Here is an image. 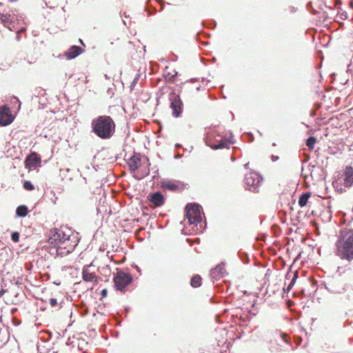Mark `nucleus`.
<instances>
[{
    "instance_id": "6e6552de",
    "label": "nucleus",
    "mask_w": 353,
    "mask_h": 353,
    "mask_svg": "<svg viewBox=\"0 0 353 353\" xmlns=\"http://www.w3.org/2000/svg\"><path fill=\"white\" fill-rule=\"evenodd\" d=\"M41 156L37 152H33L28 155L24 161L26 168L32 170L41 166Z\"/></svg>"
},
{
    "instance_id": "c03bdc74",
    "label": "nucleus",
    "mask_w": 353,
    "mask_h": 353,
    "mask_svg": "<svg viewBox=\"0 0 353 353\" xmlns=\"http://www.w3.org/2000/svg\"><path fill=\"white\" fill-rule=\"evenodd\" d=\"M340 18L342 20H346L347 19V12H343V13H341Z\"/></svg>"
},
{
    "instance_id": "49530a36",
    "label": "nucleus",
    "mask_w": 353,
    "mask_h": 353,
    "mask_svg": "<svg viewBox=\"0 0 353 353\" xmlns=\"http://www.w3.org/2000/svg\"><path fill=\"white\" fill-rule=\"evenodd\" d=\"M7 292V290L2 288L0 290V299L2 297V296Z\"/></svg>"
},
{
    "instance_id": "e2e57ef3",
    "label": "nucleus",
    "mask_w": 353,
    "mask_h": 353,
    "mask_svg": "<svg viewBox=\"0 0 353 353\" xmlns=\"http://www.w3.org/2000/svg\"><path fill=\"white\" fill-rule=\"evenodd\" d=\"M25 30H26V28H21L20 29V32H23V31H25Z\"/></svg>"
},
{
    "instance_id": "f257e3e1",
    "label": "nucleus",
    "mask_w": 353,
    "mask_h": 353,
    "mask_svg": "<svg viewBox=\"0 0 353 353\" xmlns=\"http://www.w3.org/2000/svg\"><path fill=\"white\" fill-rule=\"evenodd\" d=\"M336 255L341 259L353 260V229L343 228L336 242Z\"/></svg>"
},
{
    "instance_id": "58836bf2",
    "label": "nucleus",
    "mask_w": 353,
    "mask_h": 353,
    "mask_svg": "<svg viewBox=\"0 0 353 353\" xmlns=\"http://www.w3.org/2000/svg\"><path fill=\"white\" fill-rule=\"evenodd\" d=\"M297 279H298V274L296 272H295L293 274V277H292V280L290 282V283L291 284V286H294V285L295 284L296 281Z\"/></svg>"
},
{
    "instance_id": "f8f14e48",
    "label": "nucleus",
    "mask_w": 353,
    "mask_h": 353,
    "mask_svg": "<svg viewBox=\"0 0 353 353\" xmlns=\"http://www.w3.org/2000/svg\"><path fill=\"white\" fill-rule=\"evenodd\" d=\"M161 187L165 190L175 192L179 190H183L184 184L179 181L168 180L161 183Z\"/></svg>"
},
{
    "instance_id": "8fccbe9b",
    "label": "nucleus",
    "mask_w": 353,
    "mask_h": 353,
    "mask_svg": "<svg viewBox=\"0 0 353 353\" xmlns=\"http://www.w3.org/2000/svg\"><path fill=\"white\" fill-rule=\"evenodd\" d=\"M16 39L18 41H20V39H21V35H20V34L19 32L17 33Z\"/></svg>"
},
{
    "instance_id": "774afa93",
    "label": "nucleus",
    "mask_w": 353,
    "mask_h": 353,
    "mask_svg": "<svg viewBox=\"0 0 353 353\" xmlns=\"http://www.w3.org/2000/svg\"><path fill=\"white\" fill-rule=\"evenodd\" d=\"M8 1H9L10 2L13 3V2H16V1H17L18 0H8Z\"/></svg>"
},
{
    "instance_id": "c756f323",
    "label": "nucleus",
    "mask_w": 353,
    "mask_h": 353,
    "mask_svg": "<svg viewBox=\"0 0 353 353\" xmlns=\"http://www.w3.org/2000/svg\"><path fill=\"white\" fill-rule=\"evenodd\" d=\"M168 67L166 66L165 68V71L163 72V77L166 79V81L170 82H173V76L172 74L168 71Z\"/></svg>"
},
{
    "instance_id": "20e7f679",
    "label": "nucleus",
    "mask_w": 353,
    "mask_h": 353,
    "mask_svg": "<svg viewBox=\"0 0 353 353\" xmlns=\"http://www.w3.org/2000/svg\"><path fill=\"white\" fill-rule=\"evenodd\" d=\"M133 277L130 273H126L121 270H118L113 277L114 289L117 291L124 292L126 287L132 282Z\"/></svg>"
},
{
    "instance_id": "2eb2a0df",
    "label": "nucleus",
    "mask_w": 353,
    "mask_h": 353,
    "mask_svg": "<svg viewBox=\"0 0 353 353\" xmlns=\"http://www.w3.org/2000/svg\"><path fill=\"white\" fill-rule=\"evenodd\" d=\"M83 52L84 50L81 46L73 45L65 52V56L68 60H71L75 59Z\"/></svg>"
},
{
    "instance_id": "bb28decb",
    "label": "nucleus",
    "mask_w": 353,
    "mask_h": 353,
    "mask_svg": "<svg viewBox=\"0 0 353 353\" xmlns=\"http://www.w3.org/2000/svg\"><path fill=\"white\" fill-rule=\"evenodd\" d=\"M238 256L239 257V259H241V261L245 263V264H248L249 262H250V258H249V255L247 252H238Z\"/></svg>"
},
{
    "instance_id": "39448f33",
    "label": "nucleus",
    "mask_w": 353,
    "mask_h": 353,
    "mask_svg": "<svg viewBox=\"0 0 353 353\" xmlns=\"http://www.w3.org/2000/svg\"><path fill=\"white\" fill-rule=\"evenodd\" d=\"M263 180V176L256 172L252 171L246 174L244 178L245 189L257 192Z\"/></svg>"
},
{
    "instance_id": "1a4fd4ad",
    "label": "nucleus",
    "mask_w": 353,
    "mask_h": 353,
    "mask_svg": "<svg viewBox=\"0 0 353 353\" xmlns=\"http://www.w3.org/2000/svg\"><path fill=\"white\" fill-rule=\"evenodd\" d=\"M74 239H75V241H74V244H71V245H68V243L65 244V245L59 244L57 246L58 250H56L57 256H60L63 257V256H65L69 254L70 253L72 252L73 250H74L75 247L78 245V243L80 241V238L78 237L77 234L76 235Z\"/></svg>"
},
{
    "instance_id": "5fc2aeb1",
    "label": "nucleus",
    "mask_w": 353,
    "mask_h": 353,
    "mask_svg": "<svg viewBox=\"0 0 353 353\" xmlns=\"http://www.w3.org/2000/svg\"><path fill=\"white\" fill-rule=\"evenodd\" d=\"M292 287H293V286H291V284H290V283H289V285H288V288H287V290L289 291V290H290L292 288Z\"/></svg>"
},
{
    "instance_id": "052dcab7",
    "label": "nucleus",
    "mask_w": 353,
    "mask_h": 353,
    "mask_svg": "<svg viewBox=\"0 0 353 353\" xmlns=\"http://www.w3.org/2000/svg\"><path fill=\"white\" fill-rule=\"evenodd\" d=\"M95 279H96V282H98V281H101V279L100 277L97 278V277L96 276Z\"/></svg>"
},
{
    "instance_id": "423d86ee",
    "label": "nucleus",
    "mask_w": 353,
    "mask_h": 353,
    "mask_svg": "<svg viewBox=\"0 0 353 353\" xmlns=\"http://www.w3.org/2000/svg\"><path fill=\"white\" fill-rule=\"evenodd\" d=\"M169 101L172 117L174 118L181 117L183 111V103L180 96L176 94L174 91H172L169 94Z\"/></svg>"
},
{
    "instance_id": "6ab92c4d",
    "label": "nucleus",
    "mask_w": 353,
    "mask_h": 353,
    "mask_svg": "<svg viewBox=\"0 0 353 353\" xmlns=\"http://www.w3.org/2000/svg\"><path fill=\"white\" fill-rule=\"evenodd\" d=\"M310 196H311V192H303L301 194V196H299V201H298L299 205L301 208L305 207L307 205V203L308 202V200L310 198Z\"/></svg>"
},
{
    "instance_id": "603ef678",
    "label": "nucleus",
    "mask_w": 353,
    "mask_h": 353,
    "mask_svg": "<svg viewBox=\"0 0 353 353\" xmlns=\"http://www.w3.org/2000/svg\"><path fill=\"white\" fill-rule=\"evenodd\" d=\"M16 99H17V102H18V103H19V108H18V110H19V109L21 108V101H20L17 98H16Z\"/></svg>"
},
{
    "instance_id": "b1692460",
    "label": "nucleus",
    "mask_w": 353,
    "mask_h": 353,
    "mask_svg": "<svg viewBox=\"0 0 353 353\" xmlns=\"http://www.w3.org/2000/svg\"><path fill=\"white\" fill-rule=\"evenodd\" d=\"M316 142V138L314 136H310L305 140V145L310 151H312L314 148L315 143Z\"/></svg>"
},
{
    "instance_id": "4c0bfd02",
    "label": "nucleus",
    "mask_w": 353,
    "mask_h": 353,
    "mask_svg": "<svg viewBox=\"0 0 353 353\" xmlns=\"http://www.w3.org/2000/svg\"><path fill=\"white\" fill-rule=\"evenodd\" d=\"M56 250H58V247H50L49 248V250H48V252L51 254V255H55L57 256V252H56Z\"/></svg>"
},
{
    "instance_id": "cd10ccee",
    "label": "nucleus",
    "mask_w": 353,
    "mask_h": 353,
    "mask_svg": "<svg viewBox=\"0 0 353 353\" xmlns=\"http://www.w3.org/2000/svg\"><path fill=\"white\" fill-rule=\"evenodd\" d=\"M225 265V262H221L220 264H218L215 267V268L219 272V274H221V276H223V277H224L225 275L228 274V272L224 269Z\"/></svg>"
},
{
    "instance_id": "dca6fc26",
    "label": "nucleus",
    "mask_w": 353,
    "mask_h": 353,
    "mask_svg": "<svg viewBox=\"0 0 353 353\" xmlns=\"http://www.w3.org/2000/svg\"><path fill=\"white\" fill-rule=\"evenodd\" d=\"M51 232H54L56 238H57L59 244L65 245L67 244L70 240H71V236L66 234L63 231L59 228H53L51 230Z\"/></svg>"
},
{
    "instance_id": "f704fd0d",
    "label": "nucleus",
    "mask_w": 353,
    "mask_h": 353,
    "mask_svg": "<svg viewBox=\"0 0 353 353\" xmlns=\"http://www.w3.org/2000/svg\"><path fill=\"white\" fill-rule=\"evenodd\" d=\"M337 183H338L336 181L333 182V186L336 188V192L339 194L344 192L345 191V189H343V188H338L336 185V184H337Z\"/></svg>"
},
{
    "instance_id": "864d4df0",
    "label": "nucleus",
    "mask_w": 353,
    "mask_h": 353,
    "mask_svg": "<svg viewBox=\"0 0 353 353\" xmlns=\"http://www.w3.org/2000/svg\"><path fill=\"white\" fill-rule=\"evenodd\" d=\"M50 195H52L53 196H54V197H55V193H54V192L53 190H50Z\"/></svg>"
},
{
    "instance_id": "bf43d9fd",
    "label": "nucleus",
    "mask_w": 353,
    "mask_h": 353,
    "mask_svg": "<svg viewBox=\"0 0 353 353\" xmlns=\"http://www.w3.org/2000/svg\"><path fill=\"white\" fill-rule=\"evenodd\" d=\"M281 341H283L284 343L287 342L286 339L283 336H281Z\"/></svg>"
},
{
    "instance_id": "4468645a",
    "label": "nucleus",
    "mask_w": 353,
    "mask_h": 353,
    "mask_svg": "<svg viewBox=\"0 0 353 353\" xmlns=\"http://www.w3.org/2000/svg\"><path fill=\"white\" fill-rule=\"evenodd\" d=\"M141 161V154L134 152L132 156L129 159L128 168L131 172H134L139 168V164Z\"/></svg>"
},
{
    "instance_id": "3c124183",
    "label": "nucleus",
    "mask_w": 353,
    "mask_h": 353,
    "mask_svg": "<svg viewBox=\"0 0 353 353\" xmlns=\"http://www.w3.org/2000/svg\"><path fill=\"white\" fill-rule=\"evenodd\" d=\"M178 75V72L174 70V74H172L173 76V82H174V78Z\"/></svg>"
},
{
    "instance_id": "79ce46f5",
    "label": "nucleus",
    "mask_w": 353,
    "mask_h": 353,
    "mask_svg": "<svg viewBox=\"0 0 353 353\" xmlns=\"http://www.w3.org/2000/svg\"><path fill=\"white\" fill-rule=\"evenodd\" d=\"M108 295V290L107 289H103L101 291V298H105Z\"/></svg>"
},
{
    "instance_id": "a19ab883",
    "label": "nucleus",
    "mask_w": 353,
    "mask_h": 353,
    "mask_svg": "<svg viewBox=\"0 0 353 353\" xmlns=\"http://www.w3.org/2000/svg\"><path fill=\"white\" fill-rule=\"evenodd\" d=\"M150 173V170L149 169L148 170V171L145 173V174H143L141 176H134V177L137 179V180H141V179L144 178L145 176H148Z\"/></svg>"
},
{
    "instance_id": "13d9d810",
    "label": "nucleus",
    "mask_w": 353,
    "mask_h": 353,
    "mask_svg": "<svg viewBox=\"0 0 353 353\" xmlns=\"http://www.w3.org/2000/svg\"><path fill=\"white\" fill-rule=\"evenodd\" d=\"M79 42H80L83 46H85V44H84V43H83V40H82L81 39H79Z\"/></svg>"
},
{
    "instance_id": "c9c22d12",
    "label": "nucleus",
    "mask_w": 353,
    "mask_h": 353,
    "mask_svg": "<svg viewBox=\"0 0 353 353\" xmlns=\"http://www.w3.org/2000/svg\"><path fill=\"white\" fill-rule=\"evenodd\" d=\"M49 303L52 307H55L58 305L57 300L55 298H50L49 299Z\"/></svg>"
},
{
    "instance_id": "ddd939ff",
    "label": "nucleus",
    "mask_w": 353,
    "mask_h": 353,
    "mask_svg": "<svg viewBox=\"0 0 353 353\" xmlns=\"http://www.w3.org/2000/svg\"><path fill=\"white\" fill-rule=\"evenodd\" d=\"M205 143L206 145L209 146L213 150H218V149H223V148H229L230 145L228 143L226 139H222L221 141L218 144H214L211 142V137L210 135V133L208 132L206 134V137L204 139Z\"/></svg>"
},
{
    "instance_id": "5701e85b",
    "label": "nucleus",
    "mask_w": 353,
    "mask_h": 353,
    "mask_svg": "<svg viewBox=\"0 0 353 353\" xmlns=\"http://www.w3.org/2000/svg\"><path fill=\"white\" fill-rule=\"evenodd\" d=\"M48 243L50 244V247H57L59 245V242L56 238V235L54 232L50 233V235L48 238Z\"/></svg>"
},
{
    "instance_id": "e433bc0d",
    "label": "nucleus",
    "mask_w": 353,
    "mask_h": 353,
    "mask_svg": "<svg viewBox=\"0 0 353 353\" xmlns=\"http://www.w3.org/2000/svg\"><path fill=\"white\" fill-rule=\"evenodd\" d=\"M343 273L345 274L348 276H350V275L353 274V268H345V269H344Z\"/></svg>"
},
{
    "instance_id": "a211bd4d",
    "label": "nucleus",
    "mask_w": 353,
    "mask_h": 353,
    "mask_svg": "<svg viewBox=\"0 0 353 353\" xmlns=\"http://www.w3.org/2000/svg\"><path fill=\"white\" fill-rule=\"evenodd\" d=\"M92 265V263L90 265H84L82 270V279L85 282H91L96 278V274L94 272L89 271V268Z\"/></svg>"
},
{
    "instance_id": "7c9ffc66",
    "label": "nucleus",
    "mask_w": 353,
    "mask_h": 353,
    "mask_svg": "<svg viewBox=\"0 0 353 353\" xmlns=\"http://www.w3.org/2000/svg\"><path fill=\"white\" fill-rule=\"evenodd\" d=\"M20 234L19 232L14 231L11 233V239L13 242L17 243L19 241Z\"/></svg>"
},
{
    "instance_id": "7ed1b4c3",
    "label": "nucleus",
    "mask_w": 353,
    "mask_h": 353,
    "mask_svg": "<svg viewBox=\"0 0 353 353\" xmlns=\"http://www.w3.org/2000/svg\"><path fill=\"white\" fill-rule=\"evenodd\" d=\"M185 216L190 225H197L202 221V206L197 203H190L185 206Z\"/></svg>"
},
{
    "instance_id": "6e6d98bb",
    "label": "nucleus",
    "mask_w": 353,
    "mask_h": 353,
    "mask_svg": "<svg viewBox=\"0 0 353 353\" xmlns=\"http://www.w3.org/2000/svg\"><path fill=\"white\" fill-rule=\"evenodd\" d=\"M145 160L147 161L148 165H150V161H149L148 157H145Z\"/></svg>"
},
{
    "instance_id": "c85d7f7f",
    "label": "nucleus",
    "mask_w": 353,
    "mask_h": 353,
    "mask_svg": "<svg viewBox=\"0 0 353 353\" xmlns=\"http://www.w3.org/2000/svg\"><path fill=\"white\" fill-rule=\"evenodd\" d=\"M23 188L24 190L28 191H32L34 190V185L30 181L25 180L23 183Z\"/></svg>"
},
{
    "instance_id": "9b49d317",
    "label": "nucleus",
    "mask_w": 353,
    "mask_h": 353,
    "mask_svg": "<svg viewBox=\"0 0 353 353\" xmlns=\"http://www.w3.org/2000/svg\"><path fill=\"white\" fill-rule=\"evenodd\" d=\"M147 199L150 203L156 208L161 207L165 201V196L160 191L150 193Z\"/></svg>"
},
{
    "instance_id": "ea45409f",
    "label": "nucleus",
    "mask_w": 353,
    "mask_h": 353,
    "mask_svg": "<svg viewBox=\"0 0 353 353\" xmlns=\"http://www.w3.org/2000/svg\"><path fill=\"white\" fill-rule=\"evenodd\" d=\"M77 234L79 236V233L72 234V235H70L71 236V240L69 241V242L68 243V245L74 244V241H75L74 238H75Z\"/></svg>"
},
{
    "instance_id": "0eeeda50",
    "label": "nucleus",
    "mask_w": 353,
    "mask_h": 353,
    "mask_svg": "<svg viewBox=\"0 0 353 353\" xmlns=\"http://www.w3.org/2000/svg\"><path fill=\"white\" fill-rule=\"evenodd\" d=\"M14 120V117L12 114L10 108L4 105L0 107V125L7 126L11 124Z\"/></svg>"
},
{
    "instance_id": "338daca9",
    "label": "nucleus",
    "mask_w": 353,
    "mask_h": 353,
    "mask_svg": "<svg viewBox=\"0 0 353 353\" xmlns=\"http://www.w3.org/2000/svg\"><path fill=\"white\" fill-rule=\"evenodd\" d=\"M104 77H105V78L106 79H110V77L108 76V74H105Z\"/></svg>"
},
{
    "instance_id": "aec40b11",
    "label": "nucleus",
    "mask_w": 353,
    "mask_h": 353,
    "mask_svg": "<svg viewBox=\"0 0 353 353\" xmlns=\"http://www.w3.org/2000/svg\"><path fill=\"white\" fill-rule=\"evenodd\" d=\"M11 15L10 14H1L0 13V19L5 27L12 30V28H10V24L13 23L12 19H11Z\"/></svg>"
},
{
    "instance_id": "a878e982",
    "label": "nucleus",
    "mask_w": 353,
    "mask_h": 353,
    "mask_svg": "<svg viewBox=\"0 0 353 353\" xmlns=\"http://www.w3.org/2000/svg\"><path fill=\"white\" fill-rule=\"evenodd\" d=\"M210 276L212 278L213 283H214L216 281H218L220 279L223 278V276H221V274H219V272L217 271V270L215 268L211 269Z\"/></svg>"
},
{
    "instance_id": "de8ad7c7",
    "label": "nucleus",
    "mask_w": 353,
    "mask_h": 353,
    "mask_svg": "<svg viewBox=\"0 0 353 353\" xmlns=\"http://www.w3.org/2000/svg\"><path fill=\"white\" fill-rule=\"evenodd\" d=\"M132 267L135 268L137 270V272H141V269L137 264H133Z\"/></svg>"
},
{
    "instance_id": "9d476101",
    "label": "nucleus",
    "mask_w": 353,
    "mask_h": 353,
    "mask_svg": "<svg viewBox=\"0 0 353 353\" xmlns=\"http://www.w3.org/2000/svg\"><path fill=\"white\" fill-rule=\"evenodd\" d=\"M321 285H323L325 288L330 293L341 294L345 291L344 288L341 286L340 283L334 279L324 281Z\"/></svg>"
},
{
    "instance_id": "69168bd1",
    "label": "nucleus",
    "mask_w": 353,
    "mask_h": 353,
    "mask_svg": "<svg viewBox=\"0 0 353 353\" xmlns=\"http://www.w3.org/2000/svg\"><path fill=\"white\" fill-rule=\"evenodd\" d=\"M17 310V308H12L11 310L12 313L13 314L14 312H15Z\"/></svg>"
},
{
    "instance_id": "393cba45",
    "label": "nucleus",
    "mask_w": 353,
    "mask_h": 353,
    "mask_svg": "<svg viewBox=\"0 0 353 353\" xmlns=\"http://www.w3.org/2000/svg\"><path fill=\"white\" fill-rule=\"evenodd\" d=\"M270 350L272 352H274L282 351L283 349L281 347V345L279 343H277V341L276 340H274V341H270Z\"/></svg>"
},
{
    "instance_id": "37998d69",
    "label": "nucleus",
    "mask_w": 353,
    "mask_h": 353,
    "mask_svg": "<svg viewBox=\"0 0 353 353\" xmlns=\"http://www.w3.org/2000/svg\"><path fill=\"white\" fill-rule=\"evenodd\" d=\"M152 169L154 170V175L152 176V179H154L156 177H157V175L159 174V170L158 168H157V167L152 168Z\"/></svg>"
},
{
    "instance_id": "680f3d73",
    "label": "nucleus",
    "mask_w": 353,
    "mask_h": 353,
    "mask_svg": "<svg viewBox=\"0 0 353 353\" xmlns=\"http://www.w3.org/2000/svg\"><path fill=\"white\" fill-rule=\"evenodd\" d=\"M248 165H249V163H245V164L244 165V167H245V168H248Z\"/></svg>"
},
{
    "instance_id": "0e129e2a",
    "label": "nucleus",
    "mask_w": 353,
    "mask_h": 353,
    "mask_svg": "<svg viewBox=\"0 0 353 353\" xmlns=\"http://www.w3.org/2000/svg\"><path fill=\"white\" fill-rule=\"evenodd\" d=\"M194 81H196V79L192 78L190 79V82H194Z\"/></svg>"
},
{
    "instance_id": "72a5a7b5",
    "label": "nucleus",
    "mask_w": 353,
    "mask_h": 353,
    "mask_svg": "<svg viewBox=\"0 0 353 353\" xmlns=\"http://www.w3.org/2000/svg\"><path fill=\"white\" fill-rule=\"evenodd\" d=\"M202 25L203 26H207L210 28H212V29H214L216 26V22L214 21V20H212L210 22V24L209 25H205V23L204 21L202 22Z\"/></svg>"
},
{
    "instance_id": "412c9836",
    "label": "nucleus",
    "mask_w": 353,
    "mask_h": 353,
    "mask_svg": "<svg viewBox=\"0 0 353 353\" xmlns=\"http://www.w3.org/2000/svg\"><path fill=\"white\" fill-rule=\"evenodd\" d=\"M29 212L28 208L26 205H20L16 209V216L18 217H25Z\"/></svg>"
},
{
    "instance_id": "09e8293b",
    "label": "nucleus",
    "mask_w": 353,
    "mask_h": 353,
    "mask_svg": "<svg viewBox=\"0 0 353 353\" xmlns=\"http://www.w3.org/2000/svg\"><path fill=\"white\" fill-rule=\"evenodd\" d=\"M290 10L292 12H296V8L294 6H290Z\"/></svg>"
},
{
    "instance_id": "473e14b6",
    "label": "nucleus",
    "mask_w": 353,
    "mask_h": 353,
    "mask_svg": "<svg viewBox=\"0 0 353 353\" xmlns=\"http://www.w3.org/2000/svg\"><path fill=\"white\" fill-rule=\"evenodd\" d=\"M306 8L312 14H316L318 13V12L313 8L312 2H308L306 5Z\"/></svg>"
},
{
    "instance_id": "f03ea898",
    "label": "nucleus",
    "mask_w": 353,
    "mask_h": 353,
    "mask_svg": "<svg viewBox=\"0 0 353 353\" xmlns=\"http://www.w3.org/2000/svg\"><path fill=\"white\" fill-rule=\"evenodd\" d=\"M92 132L101 139H110L115 132L116 124L110 116L101 115L91 122Z\"/></svg>"
},
{
    "instance_id": "4d7b16f0",
    "label": "nucleus",
    "mask_w": 353,
    "mask_h": 353,
    "mask_svg": "<svg viewBox=\"0 0 353 353\" xmlns=\"http://www.w3.org/2000/svg\"><path fill=\"white\" fill-rule=\"evenodd\" d=\"M125 316L126 317V316H127V314H128V312H129V307H125Z\"/></svg>"
},
{
    "instance_id": "2f4dec72",
    "label": "nucleus",
    "mask_w": 353,
    "mask_h": 353,
    "mask_svg": "<svg viewBox=\"0 0 353 353\" xmlns=\"http://www.w3.org/2000/svg\"><path fill=\"white\" fill-rule=\"evenodd\" d=\"M140 78V74H137L133 79V81H132L130 85V90H133L135 85H137L139 79Z\"/></svg>"
},
{
    "instance_id": "4be33fe9",
    "label": "nucleus",
    "mask_w": 353,
    "mask_h": 353,
    "mask_svg": "<svg viewBox=\"0 0 353 353\" xmlns=\"http://www.w3.org/2000/svg\"><path fill=\"white\" fill-rule=\"evenodd\" d=\"M202 283V278L199 274H194L192 276L190 279V285L194 288H199L201 285Z\"/></svg>"
},
{
    "instance_id": "a18cd8bd",
    "label": "nucleus",
    "mask_w": 353,
    "mask_h": 353,
    "mask_svg": "<svg viewBox=\"0 0 353 353\" xmlns=\"http://www.w3.org/2000/svg\"><path fill=\"white\" fill-rule=\"evenodd\" d=\"M279 156H276V155H274V154H272V155L271 156V159H272V161L273 162H275V161H278V160H279Z\"/></svg>"
},
{
    "instance_id": "f3484780",
    "label": "nucleus",
    "mask_w": 353,
    "mask_h": 353,
    "mask_svg": "<svg viewBox=\"0 0 353 353\" xmlns=\"http://www.w3.org/2000/svg\"><path fill=\"white\" fill-rule=\"evenodd\" d=\"M343 183L346 187H351L353 185V168L351 165L345 167L344 170Z\"/></svg>"
}]
</instances>
